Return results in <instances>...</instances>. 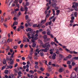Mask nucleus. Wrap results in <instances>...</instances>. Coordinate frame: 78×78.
<instances>
[{
  "mask_svg": "<svg viewBox=\"0 0 78 78\" xmlns=\"http://www.w3.org/2000/svg\"><path fill=\"white\" fill-rule=\"evenodd\" d=\"M49 43H45V44L43 45L42 47L43 48H45L46 47V48H45V49H41V51H44V52H47L48 50H49V48H50L51 46L50 44H48Z\"/></svg>",
  "mask_w": 78,
  "mask_h": 78,
  "instance_id": "obj_1",
  "label": "nucleus"
},
{
  "mask_svg": "<svg viewBox=\"0 0 78 78\" xmlns=\"http://www.w3.org/2000/svg\"><path fill=\"white\" fill-rule=\"evenodd\" d=\"M34 32H29L27 33V36L28 37L29 39H31V38L34 39L35 41H36L38 39V38L36 37H34Z\"/></svg>",
  "mask_w": 78,
  "mask_h": 78,
  "instance_id": "obj_2",
  "label": "nucleus"
},
{
  "mask_svg": "<svg viewBox=\"0 0 78 78\" xmlns=\"http://www.w3.org/2000/svg\"><path fill=\"white\" fill-rule=\"evenodd\" d=\"M72 3L73 4L72 8H75L76 7H77L78 6V3L74 2H73Z\"/></svg>",
  "mask_w": 78,
  "mask_h": 78,
  "instance_id": "obj_3",
  "label": "nucleus"
},
{
  "mask_svg": "<svg viewBox=\"0 0 78 78\" xmlns=\"http://www.w3.org/2000/svg\"><path fill=\"white\" fill-rule=\"evenodd\" d=\"M76 78V74L73 72L72 73L71 75L70 76V78Z\"/></svg>",
  "mask_w": 78,
  "mask_h": 78,
  "instance_id": "obj_4",
  "label": "nucleus"
},
{
  "mask_svg": "<svg viewBox=\"0 0 78 78\" xmlns=\"http://www.w3.org/2000/svg\"><path fill=\"white\" fill-rule=\"evenodd\" d=\"M24 9L25 10V12L24 13L25 14H27V11H28V8H27V7L26 6V5H25L24 6Z\"/></svg>",
  "mask_w": 78,
  "mask_h": 78,
  "instance_id": "obj_5",
  "label": "nucleus"
},
{
  "mask_svg": "<svg viewBox=\"0 0 78 78\" xmlns=\"http://www.w3.org/2000/svg\"><path fill=\"white\" fill-rule=\"evenodd\" d=\"M14 3H16V5L18 8H19L20 7V5L19 4H17L18 3V0H15L14 2Z\"/></svg>",
  "mask_w": 78,
  "mask_h": 78,
  "instance_id": "obj_6",
  "label": "nucleus"
},
{
  "mask_svg": "<svg viewBox=\"0 0 78 78\" xmlns=\"http://www.w3.org/2000/svg\"><path fill=\"white\" fill-rule=\"evenodd\" d=\"M46 20H47V18H45V19L44 20H41V23H40V24L42 25L44 24V23H45V22H46Z\"/></svg>",
  "mask_w": 78,
  "mask_h": 78,
  "instance_id": "obj_7",
  "label": "nucleus"
},
{
  "mask_svg": "<svg viewBox=\"0 0 78 78\" xmlns=\"http://www.w3.org/2000/svg\"><path fill=\"white\" fill-rule=\"evenodd\" d=\"M24 42H30V40L27 38H25V39L23 40V42L24 43Z\"/></svg>",
  "mask_w": 78,
  "mask_h": 78,
  "instance_id": "obj_8",
  "label": "nucleus"
},
{
  "mask_svg": "<svg viewBox=\"0 0 78 78\" xmlns=\"http://www.w3.org/2000/svg\"><path fill=\"white\" fill-rule=\"evenodd\" d=\"M6 59L7 61H11L12 60L11 58H9L8 56H7L6 57Z\"/></svg>",
  "mask_w": 78,
  "mask_h": 78,
  "instance_id": "obj_9",
  "label": "nucleus"
},
{
  "mask_svg": "<svg viewBox=\"0 0 78 78\" xmlns=\"http://www.w3.org/2000/svg\"><path fill=\"white\" fill-rule=\"evenodd\" d=\"M33 53H30V54L28 56V58H29V59H32V58L33 57L32 55H33Z\"/></svg>",
  "mask_w": 78,
  "mask_h": 78,
  "instance_id": "obj_10",
  "label": "nucleus"
},
{
  "mask_svg": "<svg viewBox=\"0 0 78 78\" xmlns=\"http://www.w3.org/2000/svg\"><path fill=\"white\" fill-rule=\"evenodd\" d=\"M8 64H10L9 65H12L14 64V61L13 60H10V62H8Z\"/></svg>",
  "mask_w": 78,
  "mask_h": 78,
  "instance_id": "obj_11",
  "label": "nucleus"
},
{
  "mask_svg": "<svg viewBox=\"0 0 78 78\" xmlns=\"http://www.w3.org/2000/svg\"><path fill=\"white\" fill-rule=\"evenodd\" d=\"M56 55L55 53H53V56H52V58L53 59H56Z\"/></svg>",
  "mask_w": 78,
  "mask_h": 78,
  "instance_id": "obj_12",
  "label": "nucleus"
},
{
  "mask_svg": "<svg viewBox=\"0 0 78 78\" xmlns=\"http://www.w3.org/2000/svg\"><path fill=\"white\" fill-rule=\"evenodd\" d=\"M6 39H2V41L1 42V44H5V42H6Z\"/></svg>",
  "mask_w": 78,
  "mask_h": 78,
  "instance_id": "obj_13",
  "label": "nucleus"
},
{
  "mask_svg": "<svg viewBox=\"0 0 78 78\" xmlns=\"http://www.w3.org/2000/svg\"><path fill=\"white\" fill-rule=\"evenodd\" d=\"M18 25V23L17 22H14L13 23V24L12 25V27H14V25Z\"/></svg>",
  "mask_w": 78,
  "mask_h": 78,
  "instance_id": "obj_14",
  "label": "nucleus"
},
{
  "mask_svg": "<svg viewBox=\"0 0 78 78\" xmlns=\"http://www.w3.org/2000/svg\"><path fill=\"white\" fill-rule=\"evenodd\" d=\"M49 30V29H48L47 30V31H48V32H47V34L48 36H50V35H51V34H50V31H48Z\"/></svg>",
  "mask_w": 78,
  "mask_h": 78,
  "instance_id": "obj_15",
  "label": "nucleus"
},
{
  "mask_svg": "<svg viewBox=\"0 0 78 78\" xmlns=\"http://www.w3.org/2000/svg\"><path fill=\"white\" fill-rule=\"evenodd\" d=\"M31 50L30 52V53H32L33 54V49L31 48Z\"/></svg>",
  "mask_w": 78,
  "mask_h": 78,
  "instance_id": "obj_16",
  "label": "nucleus"
},
{
  "mask_svg": "<svg viewBox=\"0 0 78 78\" xmlns=\"http://www.w3.org/2000/svg\"><path fill=\"white\" fill-rule=\"evenodd\" d=\"M14 53H15V52L14 51H13L12 54L11 55V58H14V57L15 56H14Z\"/></svg>",
  "mask_w": 78,
  "mask_h": 78,
  "instance_id": "obj_17",
  "label": "nucleus"
},
{
  "mask_svg": "<svg viewBox=\"0 0 78 78\" xmlns=\"http://www.w3.org/2000/svg\"><path fill=\"white\" fill-rule=\"evenodd\" d=\"M63 71V69L61 68L59 69V73H61V72H62Z\"/></svg>",
  "mask_w": 78,
  "mask_h": 78,
  "instance_id": "obj_18",
  "label": "nucleus"
},
{
  "mask_svg": "<svg viewBox=\"0 0 78 78\" xmlns=\"http://www.w3.org/2000/svg\"><path fill=\"white\" fill-rule=\"evenodd\" d=\"M56 6V4L54 3V4H52V7L53 8H55Z\"/></svg>",
  "mask_w": 78,
  "mask_h": 78,
  "instance_id": "obj_19",
  "label": "nucleus"
},
{
  "mask_svg": "<svg viewBox=\"0 0 78 78\" xmlns=\"http://www.w3.org/2000/svg\"><path fill=\"white\" fill-rule=\"evenodd\" d=\"M40 54L41 56H44V52L42 51H41Z\"/></svg>",
  "mask_w": 78,
  "mask_h": 78,
  "instance_id": "obj_20",
  "label": "nucleus"
},
{
  "mask_svg": "<svg viewBox=\"0 0 78 78\" xmlns=\"http://www.w3.org/2000/svg\"><path fill=\"white\" fill-rule=\"evenodd\" d=\"M77 15H78V12H75L74 13V16L76 17H77Z\"/></svg>",
  "mask_w": 78,
  "mask_h": 78,
  "instance_id": "obj_21",
  "label": "nucleus"
},
{
  "mask_svg": "<svg viewBox=\"0 0 78 78\" xmlns=\"http://www.w3.org/2000/svg\"><path fill=\"white\" fill-rule=\"evenodd\" d=\"M20 11H22V12H23L25 11V9H24V8L23 7H21L20 9Z\"/></svg>",
  "mask_w": 78,
  "mask_h": 78,
  "instance_id": "obj_22",
  "label": "nucleus"
},
{
  "mask_svg": "<svg viewBox=\"0 0 78 78\" xmlns=\"http://www.w3.org/2000/svg\"><path fill=\"white\" fill-rule=\"evenodd\" d=\"M40 51H41L40 50H39V49H37L36 50V52H37V53L39 54V52H40Z\"/></svg>",
  "mask_w": 78,
  "mask_h": 78,
  "instance_id": "obj_23",
  "label": "nucleus"
},
{
  "mask_svg": "<svg viewBox=\"0 0 78 78\" xmlns=\"http://www.w3.org/2000/svg\"><path fill=\"white\" fill-rule=\"evenodd\" d=\"M72 57V56L71 55H69L68 56L66 57V58L67 59H70V58H71Z\"/></svg>",
  "mask_w": 78,
  "mask_h": 78,
  "instance_id": "obj_24",
  "label": "nucleus"
},
{
  "mask_svg": "<svg viewBox=\"0 0 78 78\" xmlns=\"http://www.w3.org/2000/svg\"><path fill=\"white\" fill-rule=\"evenodd\" d=\"M3 62L4 64H5L6 63V59H4Z\"/></svg>",
  "mask_w": 78,
  "mask_h": 78,
  "instance_id": "obj_25",
  "label": "nucleus"
},
{
  "mask_svg": "<svg viewBox=\"0 0 78 78\" xmlns=\"http://www.w3.org/2000/svg\"><path fill=\"white\" fill-rule=\"evenodd\" d=\"M8 69H12V66H7Z\"/></svg>",
  "mask_w": 78,
  "mask_h": 78,
  "instance_id": "obj_26",
  "label": "nucleus"
},
{
  "mask_svg": "<svg viewBox=\"0 0 78 78\" xmlns=\"http://www.w3.org/2000/svg\"><path fill=\"white\" fill-rule=\"evenodd\" d=\"M27 31H31V28H28L26 30Z\"/></svg>",
  "mask_w": 78,
  "mask_h": 78,
  "instance_id": "obj_27",
  "label": "nucleus"
},
{
  "mask_svg": "<svg viewBox=\"0 0 78 78\" xmlns=\"http://www.w3.org/2000/svg\"><path fill=\"white\" fill-rule=\"evenodd\" d=\"M26 6H29V5H30V2H27L26 3Z\"/></svg>",
  "mask_w": 78,
  "mask_h": 78,
  "instance_id": "obj_28",
  "label": "nucleus"
},
{
  "mask_svg": "<svg viewBox=\"0 0 78 78\" xmlns=\"http://www.w3.org/2000/svg\"><path fill=\"white\" fill-rule=\"evenodd\" d=\"M9 72V71H8V70H5V74H8V73Z\"/></svg>",
  "mask_w": 78,
  "mask_h": 78,
  "instance_id": "obj_29",
  "label": "nucleus"
},
{
  "mask_svg": "<svg viewBox=\"0 0 78 78\" xmlns=\"http://www.w3.org/2000/svg\"><path fill=\"white\" fill-rule=\"evenodd\" d=\"M54 40H55V42L56 43H58V41H57V39H56V38L55 37L54 38Z\"/></svg>",
  "mask_w": 78,
  "mask_h": 78,
  "instance_id": "obj_30",
  "label": "nucleus"
},
{
  "mask_svg": "<svg viewBox=\"0 0 78 78\" xmlns=\"http://www.w3.org/2000/svg\"><path fill=\"white\" fill-rule=\"evenodd\" d=\"M74 70L76 72H77L78 71V67H76L74 69Z\"/></svg>",
  "mask_w": 78,
  "mask_h": 78,
  "instance_id": "obj_31",
  "label": "nucleus"
},
{
  "mask_svg": "<svg viewBox=\"0 0 78 78\" xmlns=\"http://www.w3.org/2000/svg\"><path fill=\"white\" fill-rule=\"evenodd\" d=\"M43 38L44 39H46L47 38V36L46 35L44 36Z\"/></svg>",
  "mask_w": 78,
  "mask_h": 78,
  "instance_id": "obj_32",
  "label": "nucleus"
},
{
  "mask_svg": "<svg viewBox=\"0 0 78 78\" xmlns=\"http://www.w3.org/2000/svg\"><path fill=\"white\" fill-rule=\"evenodd\" d=\"M28 25H30V23H28V25L27 23H26L25 24V26L26 27H27Z\"/></svg>",
  "mask_w": 78,
  "mask_h": 78,
  "instance_id": "obj_33",
  "label": "nucleus"
},
{
  "mask_svg": "<svg viewBox=\"0 0 78 78\" xmlns=\"http://www.w3.org/2000/svg\"><path fill=\"white\" fill-rule=\"evenodd\" d=\"M50 16V14H47V15H46V18H48V17H49V16Z\"/></svg>",
  "mask_w": 78,
  "mask_h": 78,
  "instance_id": "obj_34",
  "label": "nucleus"
},
{
  "mask_svg": "<svg viewBox=\"0 0 78 78\" xmlns=\"http://www.w3.org/2000/svg\"><path fill=\"white\" fill-rule=\"evenodd\" d=\"M69 68L70 69H72V67L71 65H69Z\"/></svg>",
  "mask_w": 78,
  "mask_h": 78,
  "instance_id": "obj_35",
  "label": "nucleus"
},
{
  "mask_svg": "<svg viewBox=\"0 0 78 78\" xmlns=\"http://www.w3.org/2000/svg\"><path fill=\"white\" fill-rule=\"evenodd\" d=\"M55 53H56L57 54H58V55H59V50L58 49H57V51L55 52Z\"/></svg>",
  "mask_w": 78,
  "mask_h": 78,
  "instance_id": "obj_36",
  "label": "nucleus"
},
{
  "mask_svg": "<svg viewBox=\"0 0 78 78\" xmlns=\"http://www.w3.org/2000/svg\"><path fill=\"white\" fill-rule=\"evenodd\" d=\"M35 41L34 39H32L31 40V41L32 43H35Z\"/></svg>",
  "mask_w": 78,
  "mask_h": 78,
  "instance_id": "obj_37",
  "label": "nucleus"
},
{
  "mask_svg": "<svg viewBox=\"0 0 78 78\" xmlns=\"http://www.w3.org/2000/svg\"><path fill=\"white\" fill-rule=\"evenodd\" d=\"M13 48H14V49H16L17 48V46H14Z\"/></svg>",
  "mask_w": 78,
  "mask_h": 78,
  "instance_id": "obj_38",
  "label": "nucleus"
},
{
  "mask_svg": "<svg viewBox=\"0 0 78 78\" xmlns=\"http://www.w3.org/2000/svg\"><path fill=\"white\" fill-rule=\"evenodd\" d=\"M34 59H37V57L36 55L34 56Z\"/></svg>",
  "mask_w": 78,
  "mask_h": 78,
  "instance_id": "obj_39",
  "label": "nucleus"
},
{
  "mask_svg": "<svg viewBox=\"0 0 78 78\" xmlns=\"http://www.w3.org/2000/svg\"><path fill=\"white\" fill-rule=\"evenodd\" d=\"M33 44L32 46L33 47H35V46L36 45V44L35 43H33Z\"/></svg>",
  "mask_w": 78,
  "mask_h": 78,
  "instance_id": "obj_40",
  "label": "nucleus"
},
{
  "mask_svg": "<svg viewBox=\"0 0 78 78\" xmlns=\"http://www.w3.org/2000/svg\"><path fill=\"white\" fill-rule=\"evenodd\" d=\"M15 13H16V11H13L11 12V14H15Z\"/></svg>",
  "mask_w": 78,
  "mask_h": 78,
  "instance_id": "obj_41",
  "label": "nucleus"
},
{
  "mask_svg": "<svg viewBox=\"0 0 78 78\" xmlns=\"http://www.w3.org/2000/svg\"><path fill=\"white\" fill-rule=\"evenodd\" d=\"M74 8L75 11H78V8L76 7L75 8Z\"/></svg>",
  "mask_w": 78,
  "mask_h": 78,
  "instance_id": "obj_42",
  "label": "nucleus"
},
{
  "mask_svg": "<svg viewBox=\"0 0 78 78\" xmlns=\"http://www.w3.org/2000/svg\"><path fill=\"white\" fill-rule=\"evenodd\" d=\"M41 27V26H40V24H38V25L37 26V28H40Z\"/></svg>",
  "mask_w": 78,
  "mask_h": 78,
  "instance_id": "obj_43",
  "label": "nucleus"
},
{
  "mask_svg": "<svg viewBox=\"0 0 78 78\" xmlns=\"http://www.w3.org/2000/svg\"><path fill=\"white\" fill-rule=\"evenodd\" d=\"M33 27H37V24H34Z\"/></svg>",
  "mask_w": 78,
  "mask_h": 78,
  "instance_id": "obj_44",
  "label": "nucleus"
},
{
  "mask_svg": "<svg viewBox=\"0 0 78 78\" xmlns=\"http://www.w3.org/2000/svg\"><path fill=\"white\" fill-rule=\"evenodd\" d=\"M42 33L43 34H46V32H45V31H44L42 32Z\"/></svg>",
  "mask_w": 78,
  "mask_h": 78,
  "instance_id": "obj_45",
  "label": "nucleus"
},
{
  "mask_svg": "<svg viewBox=\"0 0 78 78\" xmlns=\"http://www.w3.org/2000/svg\"><path fill=\"white\" fill-rule=\"evenodd\" d=\"M53 3H57V1L56 0H52Z\"/></svg>",
  "mask_w": 78,
  "mask_h": 78,
  "instance_id": "obj_46",
  "label": "nucleus"
},
{
  "mask_svg": "<svg viewBox=\"0 0 78 78\" xmlns=\"http://www.w3.org/2000/svg\"><path fill=\"white\" fill-rule=\"evenodd\" d=\"M67 64H71V62L70 61H68L67 62Z\"/></svg>",
  "mask_w": 78,
  "mask_h": 78,
  "instance_id": "obj_47",
  "label": "nucleus"
},
{
  "mask_svg": "<svg viewBox=\"0 0 78 78\" xmlns=\"http://www.w3.org/2000/svg\"><path fill=\"white\" fill-rule=\"evenodd\" d=\"M11 76H12V78H15V76H14L13 74H11Z\"/></svg>",
  "mask_w": 78,
  "mask_h": 78,
  "instance_id": "obj_48",
  "label": "nucleus"
},
{
  "mask_svg": "<svg viewBox=\"0 0 78 78\" xmlns=\"http://www.w3.org/2000/svg\"><path fill=\"white\" fill-rule=\"evenodd\" d=\"M29 72H30V73H34V71H33L31 70H30L29 71Z\"/></svg>",
  "mask_w": 78,
  "mask_h": 78,
  "instance_id": "obj_49",
  "label": "nucleus"
},
{
  "mask_svg": "<svg viewBox=\"0 0 78 78\" xmlns=\"http://www.w3.org/2000/svg\"><path fill=\"white\" fill-rule=\"evenodd\" d=\"M26 20H27L28 19V16L27 15L26 16Z\"/></svg>",
  "mask_w": 78,
  "mask_h": 78,
  "instance_id": "obj_50",
  "label": "nucleus"
},
{
  "mask_svg": "<svg viewBox=\"0 0 78 78\" xmlns=\"http://www.w3.org/2000/svg\"><path fill=\"white\" fill-rule=\"evenodd\" d=\"M34 68H35V69H38V66H37V65H35L34 66Z\"/></svg>",
  "mask_w": 78,
  "mask_h": 78,
  "instance_id": "obj_51",
  "label": "nucleus"
},
{
  "mask_svg": "<svg viewBox=\"0 0 78 78\" xmlns=\"http://www.w3.org/2000/svg\"><path fill=\"white\" fill-rule=\"evenodd\" d=\"M43 31V30H42V29H40L39 30V31L40 33H41V32H42V31Z\"/></svg>",
  "mask_w": 78,
  "mask_h": 78,
  "instance_id": "obj_52",
  "label": "nucleus"
},
{
  "mask_svg": "<svg viewBox=\"0 0 78 78\" xmlns=\"http://www.w3.org/2000/svg\"><path fill=\"white\" fill-rule=\"evenodd\" d=\"M39 63L41 65H42V62H41V61L39 60Z\"/></svg>",
  "mask_w": 78,
  "mask_h": 78,
  "instance_id": "obj_53",
  "label": "nucleus"
},
{
  "mask_svg": "<svg viewBox=\"0 0 78 78\" xmlns=\"http://www.w3.org/2000/svg\"><path fill=\"white\" fill-rule=\"evenodd\" d=\"M69 52L71 54H73V53L74 51H69Z\"/></svg>",
  "mask_w": 78,
  "mask_h": 78,
  "instance_id": "obj_54",
  "label": "nucleus"
},
{
  "mask_svg": "<svg viewBox=\"0 0 78 78\" xmlns=\"http://www.w3.org/2000/svg\"><path fill=\"white\" fill-rule=\"evenodd\" d=\"M59 57H61V58H63V55H62L61 54H60L59 55Z\"/></svg>",
  "mask_w": 78,
  "mask_h": 78,
  "instance_id": "obj_55",
  "label": "nucleus"
},
{
  "mask_svg": "<svg viewBox=\"0 0 78 78\" xmlns=\"http://www.w3.org/2000/svg\"><path fill=\"white\" fill-rule=\"evenodd\" d=\"M46 76H50V74H48V73H46Z\"/></svg>",
  "mask_w": 78,
  "mask_h": 78,
  "instance_id": "obj_56",
  "label": "nucleus"
},
{
  "mask_svg": "<svg viewBox=\"0 0 78 78\" xmlns=\"http://www.w3.org/2000/svg\"><path fill=\"white\" fill-rule=\"evenodd\" d=\"M54 43L55 42H51V44L52 45H53V44H54Z\"/></svg>",
  "mask_w": 78,
  "mask_h": 78,
  "instance_id": "obj_57",
  "label": "nucleus"
},
{
  "mask_svg": "<svg viewBox=\"0 0 78 78\" xmlns=\"http://www.w3.org/2000/svg\"><path fill=\"white\" fill-rule=\"evenodd\" d=\"M22 60H23V61H25V57H22Z\"/></svg>",
  "mask_w": 78,
  "mask_h": 78,
  "instance_id": "obj_58",
  "label": "nucleus"
},
{
  "mask_svg": "<svg viewBox=\"0 0 78 78\" xmlns=\"http://www.w3.org/2000/svg\"><path fill=\"white\" fill-rule=\"evenodd\" d=\"M72 65L73 66L74 65H75V63L74 62H73L72 63Z\"/></svg>",
  "mask_w": 78,
  "mask_h": 78,
  "instance_id": "obj_59",
  "label": "nucleus"
},
{
  "mask_svg": "<svg viewBox=\"0 0 78 78\" xmlns=\"http://www.w3.org/2000/svg\"><path fill=\"white\" fill-rule=\"evenodd\" d=\"M58 9H59V7H55V10H57Z\"/></svg>",
  "mask_w": 78,
  "mask_h": 78,
  "instance_id": "obj_60",
  "label": "nucleus"
},
{
  "mask_svg": "<svg viewBox=\"0 0 78 78\" xmlns=\"http://www.w3.org/2000/svg\"><path fill=\"white\" fill-rule=\"evenodd\" d=\"M39 32V30H37L36 31V33L37 34H38Z\"/></svg>",
  "mask_w": 78,
  "mask_h": 78,
  "instance_id": "obj_61",
  "label": "nucleus"
},
{
  "mask_svg": "<svg viewBox=\"0 0 78 78\" xmlns=\"http://www.w3.org/2000/svg\"><path fill=\"white\" fill-rule=\"evenodd\" d=\"M8 36L9 37H10V36H11V34L10 33L8 34Z\"/></svg>",
  "mask_w": 78,
  "mask_h": 78,
  "instance_id": "obj_62",
  "label": "nucleus"
},
{
  "mask_svg": "<svg viewBox=\"0 0 78 78\" xmlns=\"http://www.w3.org/2000/svg\"><path fill=\"white\" fill-rule=\"evenodd\" d=\"M10 52H11V53H12V52H13V50H12V49H10Z\"/></svg>",
  "mask_w": 78,
  "mask_h": 78,
  "instance_id": "obj_63",
  "label": "nucleus"
},
{
  "mask_svg": "<svg viewBox=\"0 0 78 78\" xmlns=\"http://www.w3.org/2000/svg\"><path fill=\"white\" fill-rule=\"evenodd\" d=\"M7 42H10V39L9 38L7 40Z\"/></svg>",
  "mask_w": 78,
  "mask_h": 78,
  "instance_id": "obj_64",
  "label": "nucleus"
}]
</instances>
